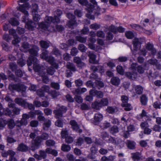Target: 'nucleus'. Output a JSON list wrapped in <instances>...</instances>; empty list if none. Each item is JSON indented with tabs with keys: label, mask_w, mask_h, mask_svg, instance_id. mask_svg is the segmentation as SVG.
Returning <instances> with one entry per match:
<instances>
[{
	"label": "nucleus",
	"mask_w": 161,
	"mask_h": 161,
	"mask_svg": "<svg viewBox=\"0 0 161 161\" xmlns=\"http://www.w3.org/2000/svg\"><path fill=\"white\" fill-rule=\"evenodd\" d=\"M70 147L68 145L63 144L61 147V150L64 152H69L70 150Z\"/></svg>",
	"instance_id": "obj_39"
},
{
	"label": "nucleus",
	"mask_w": 161,
	"mask_h": 161,
	"mask_svg": "<svg viewBox=\"0 0 161 161\" xmlns=\"http://www.w3.org/2000/svg\"><path fill=\"white\" fill-rule=\"evenodd\" d=\"M13 151L12 150H9L7 151H3L2 152V156L4 158H6L9 155L10 156Z\"/></svg>",
	"instance_id": "obj_38"
},
{
	"label": "nucleus",
	"mask_w": 161,
	"mask_h": 161,
	"mask_svg": "<svg viewBox=\"0 0 161 161\" xmlns=\"http://www.w3.org/2000/svg\"><path fill=\"white\" fill-rule=\"evenodd\" d=\"M127 147L130 149H133L135 148L136 143L130 140L127 141Z\"/></svg>",
	"instance_id": "obj_31"
},
{
	"label": "nucleus",
	"mask_w": 161,
	"mask_h": 161,
	"mask_svg": "<svg viewBox=\"0 0 161 161\" xmlns=\"http://www.w3.org/2000/svg\"><path fill=\"white\" fill-rule=\"evenodd\" d=\"M15 102L22 107L26 108L27 105V103L23 99L20 98H16L14 100Z\"/></svg>",
	"instance_id": "obj_12"
},
{
	"label": "nucleus",
	"mask_w": 161,
	"mask_h": 161,
	"mask_svg": "<svg viewBox=\"0 0 161 161\" xmlns=\"http://www.w3.org/2000/svg\"><path fill=\"white\" fill-rule=\"evenodd\" d=\"M142 42V40L141 38H135L133 41V43L135 50H137L141 48Z\"/></svg>",
	"instance_id": "obj_11"
},
{
	"label": "nucleus",
	"mask_w": 161,
	"mask_h": 161,
	"mask_svg": "<svg viewBox=\"0 0 161 161\" xmlns=\"http://www.w3.org/2000/svg\"><path fill=\"white\" fill-rule=\"evenodd\" d=\"M7 123L8 127L10 129H13L15 125L14 120L12 119H9L8 120Z\"/></svg>",
	"instance_id": "obj_35"
},
{
	"label": "nucleus",
	"mask_w": 161,
	"mask_h": 161,
	"mask_svg": "<svg viewBox=\"0 0 161 161\" xmlns=\"http://www.w3.org/2000/svg\"><path fill=\"white\" fill-rule=\"evenodd\" d=\"M22 47L23 48L24 52H27L30 49V45L27 42H24L22 44Z\"/></svg>",
	"instance_id": "obj_32"
},
{
	"label": "nucleus",
	"mask_w": 161,
	"mask_h": 161,
	"mask_svg": "<svg viewBox=\"0 0 161 161\" xmlns=\"http://www.w3.org/2000/svg\"><path fill=\"white\" fill-rule=\"evenodd\" d=\"M66 16L70 20L67 24L70 27L76 25V22L75 20V17L72 14L68 13L67 14Z\"/></svg>",
	"instance_id": "obj_4"
},
{
	"label": "nucleus",
	"mask_w": 161,
	"mask_h": 161,
	"mask_svg": "<svg viewBox=\"0 0 161 161\" xmlns=\"http://www.w3.org/2000/svg\"><path fill=\"white\" fill-rule=\"evenodd\" d=\"M130 26L133 29L140 31L142 29V27L139 25L136 24H131L130 25Z\"/></svg>",
	"instance_id": "obj_52"
},
{
	"label": "nucleus",
	"mask_w": 161,
	"mask_h": 161,
	"mask_svg": "<svg viewBox=\"0 0 161 161\" xmlns=\"http://www.w3.org/2000/svg\"><path fill=\"white\" fill-rule=\"evenodd\" d=\"M26 25L27 28L30 30H33L36 26L35 23L31 20H29L27 22Z\"/></svg>",
	"instance_id": "obj_29"
},
{
	"label": "nucleus",
	"mask_w": 161,
	"mask_h": 161,
	"mask_svg": "<svg viewBox=\"0 0 161 161\" xmlns=\"http://www.w3.org/2000/svg\"><path fill=\"white\" fill-rule=\"evenodd\" d=\"M38 62V60L37 58L33 56H31L29 58L28 60H27V65L28 66L31 65L32 64L36 63V62Z\"/></svg>",
	"instance_id": "obj_22"
},
{
	"label": "nucleus",
	"mask_w": 161,
	"mask_h": 161,
	"mask_svg": "<svg viewBox=\"0 0 161 161\" xmlns=\"http://www.w3.org/2000/svg\"><path fill=\"white\" fill-rule=\"evenodd\" d=\"M9 22L13 26H17L19 24L18 21L15 18H11Z\"/></svg>",
	"instance_id": "obj_44"
},
{
	"label": "nucleus",
	"mask_w": 161,
	"mask_h": 161,
	"mask_svg": "<svg viewBox=\"0 0 161 161\" xmlns=\"http://www.w3.org/2000/svg\"><path fill=\"white\" fill-rule=\"evenodd\" d=\"M140 102L143 105H146L147 104L148 98L147 96L145 94H143L140 97Z\"/></svg>",
	"instance_id": "obj_25"
},
{
	"label": "nucleus",
	"mask_w": 161,
	"mask_h": 161,
	"mask_svg": "<svg viewBox=\"0 0 161 161\" xmlns=\"http://www.w3.org/2000/svg\"><path fill=\"white\" fill-rule=\"evenodd\" d=\"M125 35L126 37L129 39H132L134 37L133 33L131 31H126L125 32Z\"/></svg>",
	"instance_id": "obj_48"
},
{
	"label": "nucleus",
	"mask_w": 161,
	"mask_h": 161,
	"mask_svg": "<svg viewBox=\"0 0 161 161\" xmlns=\"http://www.w3.org/2000/svg\"><path fill=\"white\" fill-rule=\"evenodd\" d=\"M100 102L101 103L102 106H107L108 103V100L107 98L102 99Z\"/></svg>",
	"instance_id": "obj_58"
},
{
	"label": "nucleus",
	"mask_w": 161,
	"mask_h": 161,
	"mask_svg": "<svg viewBox=\"0 0 161 161\" xmlns=\"http://www.w3.org/2000/svg\"><path fill=\"white\" fill-rule=\"evenodd\" d=\"M47 73L51 75H53L55 72V69L52 66L48 67L47 69Z\"/></svg>",
	"instance_id": "obj_53"
},
{
	"label": "nucleus",
	"mask_w": 161,
	"mask_h": 161,
	"mask_svg": "<svg viewBox=\"0 0 161 161\" xmlns=\"http://www.w3.org/2000/svg\"><path fill=\"white\" fill-rule=\"evenodd\" d=\"M20 1L21 2L25 3L22 5H20L18 8V10L24 14L25 15L22 17V20L24 22H25L26 19H27V17L29 15L28 11L26 10V8L28 7L29 5V3H25L28 0H20Z\"/></svg>",
	"instance_id": "obj_2"
},
{
	"label": "nucleus",
	"mask_w": 161,
	"mask_h": 161,
	"mask_svg": "<svg viewBox=\"0 0 161 161\" xmlns=\"http://www.w3.org/2000/svg\"><path fill=\"white\" fill-rule=\"evenodd\" d=\"M44 122V123L42 125L43 129L45 130H47L51 125V121L47 119Z\"/></svg>",
	"instance_id": "obj_23"
},
{
	"label": "nucleus",
	"mask_w": 161,
	"mask_h": 161,
	"mask_svg": "<svg viewBox=\"0 0 161 161\" xmlns=\"http://www.w3.org/2000/svg\"><path fill=\"white\" fill-rule=\"evenodd\" d=\"M67 108L66 107L62 106L58 109L54 110L53 111L55 115V117L58 119H59L63 117V114L66 113Z\"/></svg>",
	"instance_id": "obj_3"
},
{
	"label": "nucleus",
	"mask_w": 161,
	"mask_h": 161,
	"mask_svg": "<svg viewBox=\"0 0 161 161\" xmlns=\"http://www.w3.org/2000/svg\"><path fill=\"white\" fill-rule=\"evenodd\" d=\"M8 89L11 91H16L18 92H21L22 95L25 97L24 93L26 89V87L23 84L21 83H18L15 84L11 83L9 85Z\"/></svg>",
	"instance_id": "obj_1"
},
{
	"label": "nucleus",
	"mask_w": 161,
	"mask_h": 161,
	"mask_svg": "<svg viewBox=\"0 0 161 161\" xmlns=\"http://www.w3.org/2000/svg\"><path fill=\"white\" fill-rule=\"evenodd\" d=\"M80 108L82 110H88L89 107L86 104L82 103L80 105Z\"/></svg>",
	"instance_id": "obj_63"
},
{
	"label": "nucleus",
	"mask_w": 161,
	"mask_h": 161,
	"mask_svg": "<svg viewBox=\"0 0 161 161\" xmlns=\"http://www.w3.org/2000/svg\"><path fill=\"white\" fill-rule=\"evenodd\" d=\"M122 106L125 107V110L126 111H129L132 109L131 105L128 103L126 104H121Z\"/></svg>",
	"instance_id": "obj_50"
},
{
	"label": "nucleus",
	"mask_w": 161,
	"mask_h": 161,
	"mask_svg": "<svg viewBox=\"0 0 161 161\" xmlns=\"http://www.w3.org/2000/svg\"><path fill=\"white\" fill-rule=\"evenodd\" d=\"M39 50V47L36 46H34L32 48L29 50L28 52L31 55L33 56H36L38 55V52Z\"/></svg>",
	"instance_id": "obj_16"
},
{
	"label": "nucleus",
	"mask_w": 161,
	"mask_h": 161,
	"mask_svg": "<svg viewBox=\"0 0 161 161\" xmlns=\"http://www.w3.org/2000/svg\"><path fill=\"white\" fill-rule=\"evenodd\" d=\"M39 61L38 60L37 62L34 64L33 69L36 72H37L40 76H42L43 75L42 73L44 72V70L41 68V66L39 64Z\"/></svg>",
	"instance_id": "obj_10"
},
{
	"label": "nucleus",
	"mask_w": 161,
	"mask_h": 161,
	"mask_svg": "<svg viewBox=\"0 0 161 161\" xmlns=\"http://www.w3.org/2000/svg\"><path fill=\"white\" fill-rule=\"evenodd\" d=\"M125 75L129 79L132 80L136 79L137 77V73L133 71L127 72Z\"/></svg>",
	"instance_id": "obj_18"
},
{
	"label": "nucleus",
	"mask_w": 161,
	"mask_h": 161,
	"mask_svg": "<svg viewBox=\"0 0 161 161\" xmlns=\"http://www.w3.org/2000/svg\"><path fill=\"white\" fill-rule=\"evenodd\" d=\"M66 67L70 71L75 72L76 71V69L75 65L72 63H68L66 65Z\"/></svg>",
	"instance_id": "obj_26"
},
{
	"label": "nucleus",
	"mask_w": 161,
	"mask_h": 161,
	"mask_svg": "<svg viewBox=\"0 0 161 161\" xmlns=\"http://www.w3.org/2000/svg\"><path fill=\"white\" fill-rule=\"evenodd\" d=\"M39 26L40 28L44 30H47L49 26L48 24L44 22L40 23Z\"/></svg>",
	"instance_id": "obj_45"
},
{
	"label": "nucleus",
	"mask_w": 161,
	"mask_h": 161,
	"mask_svg": "<svg viewBox=\"0 0 161 161\" xmlns=\"http://www.w3.org/2000/svg\"><path fill=\"white\" fill-rule=\"evenodd\" d=\"M28 147L23 143L19 144L17 147V150L18 151L22 152H26L28 150Z\"/></svg>",
	"instance_id": "obj_17"
},
{
	"label": "nucleus",
	"mask_w": 161,
	"mask_h": 161,
	"mask_svg": "<svg viewBox=\"0 0 161 161\" xmlns=\"http://www.w3.org/2000/svg\"><path fill=\"white\" fill-rule=\"evenodd\" d=\"M42 73L43 75L41 76L42 78V81L44 83L47 84L49 81V78L47 76L45 75L46 73L45 72H43Z\"/></svg>",
	"instance_id": "obj_49"
},
{
	"label": "nucleus",
	"mask_w": 161,
	"mask_h": 161,
	"mask_svg": "<svg viewBox=\"0 0 161 161\" xmlns=\"http://www.w3.org/2000/svg\"><path fill=\"white\" fill-rule=\"evenodd\" d=\"M120 81V79L118 77H113L111 78L110 82L113 85L118 86L119 84Z\"/></svg>",
	"instance_id": "obj_21"
},
{
	"label": "nucleus",
	"mask_w": 161,
	"mask_h": 161,
	"mask_svg": "<svg viewBox=\"0 0 161 161\" xmlns=\"http://www.w3.org/2000/svg\"><path fill=\"white\" fill-rule=\"evenodd\" d=\"M106 110L109 113L113 114L117 110V109L116 107L108 106Z\"/></svg>",
	"instance_id": "obj_42"
},
{
	"label": "nucleus",
	"mask_w": 161,
	"mask_h": 161,
	"mask_svg": "<svg viewBox=\"0 0 161 161\" xmlns=\"http://www.w3.org/2000/svg\"><path fill=\"white\" fill-rule=\"evenodd\" d=\"M45 23L49 25L51 22L53 23L58 22L59 21V19L56 16H54V17L47 16L45 18Z\"/></svg>",
	"instance_id": "obj_7"
},
{
	"label": "nucleus",
	"mask_w": 161,
	"mask_h": 161,
	"mask_svg": "<svg viewBox=\"0 0 161 161\" xmlns=\"http://www.w3.org/2000/svg\"><path fill=\"white\" fill-rule=\"evenodd\" d=\"M136 93L138 95L141 94L143 91V88L140 85L135 86L134 87Z\"/></svg>",
	"instance_id": "obj_24"
},
{
	"label": "nucleus",
	"mask_w": 161,
	"mask_h": 161,
	"mask_svg": "<svg viewBox=\"0 0 161 161\" xmlns=\"http://www.w3.org/2000/svg\"><path fill=\"white\" fill-rule=\"evenodd\" d=\"M128 97L126 96L122 95L121 96V100L122 102V104H126L128 103Z\"/></svg>",
	"instance_id": "obj_60"
},
{
	"label": "nucleus",
	"mask_w": 161,
	"mask_h": 161,
	"mask_svg": "<svg viewBox=\"0 0 161 161\" xmlns=\"http://www.w3.org/2000/svg\"><path fill=\"white\" fill-rule=\"evenodd\" d=\"M131 158L134 161H138L141 158V154L138 152L131 153Z\"/></svg>",
	"instance_id": "obj_20"
},
{
	"label": "nucleus",
	"mask_w": 161,
	"mask_h": 161,
	"mask_svg": "<svg viewBox=\"0 0 161 161\" xmlns=\"http://www.w3.org/2000/svg\"><path fill=\"white\" fill-rule=\"evenodd\" d=\"M95 83L97 86L102 87L104 86V85L103 82L100 80H99L98 79L95 80Z\"/></svg>",
	"instance_id": "obj_54"
},
{
	"label": "nucleus",
	"mask_w": 161,
	"mask_h": 161,
	"mask_svg": "<svg viewBox=\"0 0 161 161\" xmlns=\"http://www.w3.org/2000/svg\"><path fill=\"white\" fill-rule=\"evenodd\" d=\"M101 136L102 138L108 143H114L115 140L114 138L110 136L106 131L101 133Z\"/></svg>",
	"instance_id": "obj_6"
},
{
	"label": "nucleus",
	"mask_w": 161,
	"mask_h": 161,
	"mask_svg": "<svg viewBox=\"0 0 161 161\" xmlns=\"http://www.w3.org/2000/svg\"><path fill=\"white\" fill-rule=\"evenodd\" d=\"M15 154V152L13 151L9 157V159L10 161H18L17 159L14 156Z\"/></svg>",
	"instance_id": "obj_59"
},
{
	"label": "nucleus",
	"mask_w": 161,
	"mask_h": 161,
	"mask_svg": "<svg viewBox=\"0 0 161 161\" xmlns=\"http://www.w3.org/2000/svg\"><path fill=\"white\" fill-rule=\"evenodd\" d=\"M78 1L81 5L86 6V9L89 13H92L94 10L93 6L89 3L87 0H78Z\"/></svg>",
	"instance_id": "obj_5"
},
{
	"label": "nucleus",
	"mask_w": 161,
	"mask_h": 161,
	"mask_svg": "<svg viewBox=\"0 0 161 161\" xmlns=\"http://www.w3.org/2000/svg\"><path fill=\"white\" fill-rule=\"evenodd\" d=\"M146 48L147 50L151 52V53L152 55H154L156 54V50L153 47V45L150 43L148 42L147 44Z\"/></svg>",
	"instance_id": "obj_15"
},
{
	"label": "nucleus",
	"mask_w": 161,
	"mask_h": 161,
	"mask_svg": "<svg viewBox=\"0 0 161 161\" xmlns=\"http://www.w3.org/2000/svg\"><path fill=\"white\" fill-rule=\"evenodd\" d=\"M116 70L118 73L121 75L124 74V70L122 66L120 65H118L116 67Z\"/></svg>",
	"instance_id": "obj_56"
},
{
	"label": "nucleus",
	"mask_w": 161,
	"mask_h": 161,
	"mask_svg": "<svg viewBox=\"0 0 161 161\" xmlns=\"http://www.w3.org/2000/svg\"><path fill=\"white\" fill-rule=\"evenodd\" d=\"M119 132L118 128L116 126H114L111 128L110 130V133L113 135Z\"/></svg>",
	"instance_id": "obj_37"
},
{
	"label": "nucleus",
	"mask_w": 161,
	"mask_h": 161,
	"mask_svg": "<svg viewBox=\"0 0 161 161\" xmlns=\"http://www.w3.org/2000/svg\"><path fill=\"white\" fill-rule=\"evenodd\" d=\"M75 83L76 86L77 87L81 86L83 84V81L80 79L75 80Z\"/></svg>",
	"instance_id": "obj_51"
},
{
	"label": "nucleus",
	"mask_w": 161,
	"mask_h": 161,
	"mask_svg": "<svg viewBox=\"0 0 161 161\" xmlns=\"http://www.w3.org/2000/svg\"><path fill=\"white\" fill-rule=\"evenodd\" d=\"M76 40L79 41V42L82 43H84L86 42V38L82 37V36H76L75 37Z\"/></svg>",
	"instance_id": "obj_41"
},
{
	"label": "nucleus",
	"mask_w": 161,
	"mask_h": 161,
	"mask_svg": "<svg viewBox=\"0 0 161 161\" xmlns=\"http://www.w3.org/2000/svg\"><path fill=\"white\" fill-rule=\"evenodd\" d=\"M90 151L92 153L96 154L97 152V148L95 144H93L90 148Z\"/></svg>",
	"instance_id": "obj_55"
},
{
	"label": "nucleus",
	"mask_w": 161,
	"mask_h": 161,
	"mask_svg": "<svg viewBox=\"0 0 161 161\" xmlns=\"http://www.w3.org/2000/svg\"><path fill=\"white\" fill-rule=\"evenodd\" d=\"M49 137V136L48 134L46 133H43L40 136V138L41 140H46L48 139Z\"/></svg>",
	"instance_id": "obj_62"
},
{
	"label": "nucleus",
	"mask_w": 161,
	"mask_h": 161,
	"mask_svg": "<svg viewBox=\"0 0 161 161\" xmlns=\"http://www.w3.org/2000/svg\"><path fill=\"white\" fill-rule=\"evenodd\" d=\"M48 52L47 51V50H44L40 55L41 58L45 60V59L48 56Z\"/></svg>",
	"instance_id": "obj_46"
},
{
	"label": "nucleus",
	"mask_w": 161,
	"mask_h": 161,
	"mask_svg": "<svg viewBox=\"0 0 161 161\" xmlns=\"http://www.w3.org/2000/svg\"><path fill=\"white\" fill-rule=\"evenodd\" d=\"M39 153L42 158L45 159L47 156V153L46 151L44 150H40Z\"/></svg>",
	"instance_id": "obj_57"
},
{
	"label": "nucleus",
	"mask_w": 161,
	"mask_h": 161,
	"mask_svg": "<svg viewBox=\"0 0 161 161\" xmlns=\"http://www.w3.org/2000/svg\"><path fill=\"white\" fill-rule=\"evenodd\" d=\"M42 140L40 138V136H36L34 139L32 140L31 143L36 149L38 148Z\"/></svg>",
	"instance_id": "obj_14"
},
{
	"label": "nucleus",
	"mask_w": 161,
	"mask_h": 161,
	"mask_svg": "<svg viewBox=\"0 0 161 161\" xmlns=\"http://www.w3.org/2000/svg\"><path fill=\"white\" fill-rule=\"evenodd\" d=\"M78 49L83 52H85L86 50V47L83 44H80L78 47Z\"/></svg>",
	"instance_id": "obj_64"
},
{
	"label": "nucleus",
	"mask_w": 161,
	"mask_h": 161,
	"mask_svg": "<svg viewBox=\"0 0 161 161\" xmlns=\"http://www.w3.org/2000/svg\"><path fill=\"white\" fill-rule=\"evenodd\" d=\"M51 86L52 88L57 90L60 89V85L58 83L52 82L51 83Z\"/></svg>",
	"instance_id": "obj_47"
},
{
	"label": "nucleus",
	"mask_w": 161,
	"mask_h": 161,
	"mask_svg": "<svg viewBox=\"0 0 161 161\" xmlns=\"http://www.w3.org/2000/svg\"><path fill=\"white\" fill-rule=\"evenodd\" d=\"M9 67L12 71H14L17 68V65L15 62H10L9 63Z\"/></svg>",
	"instance_id": "obj_36"
},
{
	"label": "nucleus",
	"mask_w": 161,
	"mask_h": 161,
	"mask_svg": "<svg viewBox=\"0 0 161 161\" xmlns=\"http://www.w3.org/2000/svg\"><path fill=\"white\" fill-rule=\"evenodd\" d=\"M91 69L94 72L98 71L100 73H102L104 72L103 66L100 65L97 66L94 65L92 66L91 67Z\"/></svg>",
	"instance_id": "obj_13"
},
{
	"label": "nucleus",
	"mask_w": 161,
	"mask_h": 161,
	"mask_svg": "<svg viewBox=\"0 0 161 161\" xmlns=\"http://www.w3.org/2000/svg\"><path fill=\"white\" fill-rule=\"evenodd\" d=\"M4 114L5 115L8 116L11 118H14V115L12 114V112L8 108L3 109Z\"/></svg>",
	"instance_id": "obj_30"
},
{
	"label": "nucleus",
	"mask_w": 161,
	"mask_h": 161,
	"mask_svg": "<svg viewBox=\"0 0 161 161\" xmlns=\"http://www.w3.org/2000/svg\"><path fill=\"white\" fill-rule=\"evenodd\" d=\"M88 56L90 58V61L91 63L94 64H96L98 63V61L96 60V56L92 52H89Z\"/></svg>",
	"instance_id": "obj_19"
},
{
	"label": "nucleus",
	"mask_w": 161,
	"mask_h": 161,
	"mask_svg": "<svg viewBox=\"0 0 161 161\" xmlns=\"http://www.w3.org/2000/svg\"><path fill=\"white\" fill-rule=\"evenodd\" d=\"M40 44L42 48L45 49L47 48L49 46V43L44 41H40Z\"/></svg>",
	"instance_id": "obj_34"
},
{
	"label": "nucleus",
	"mask_w": 161,
	"mask_h": 161,
	"mask_svg": "<svg viewBox=\"0 0 161 161\" xmlns=\"http://www.w3.org/2000/svg\"><path fill=\"white\" fill-rule=\"evenodd\" d=\"M103 116L102 114L100 113L95 114L94 117V124L95 125H98L103 120Z\"/></svg>",
	"instance_id": "obj_9"
},
{
	"label": "nucleus",
	"mask_w": 161,
	"mask_h": 161,
	"mask_svg": "<svg viewBox=\"0 0 161 161\" xmlns=\"http://www.w3.org/2000/svg\"><path fill=\"white\" fill-rule=\"evenodd\" d=\"M14 39L12 40V43L14 45H15L19 42L20 41V39L17 35H14Z\"/></svg>",
	"instance_id": "obj_40"
},
{
	"label": "nucleus",
	"mask_w": 161,
	"mask_h": 161,
	"mask_svg": "<svg viewBox=\"0 0 161 161\" xmlns=\"http://www.w3.org/2000/svg\"><path fill=\"white\" fill-rule=\"evenodd\" d=\"M90 95L93 96H96L98 98H102L103 97V94L100 91H97L95 89H91L89 91Z\"/></svg>",
	"instance_id": "obj_8"
},
{
	"label": "nucleus",
	"mask_w": 161,
	"mask_h": 161,
	"mask_svg": "<svg viewBox=\"0 0 161 161\" xmlns=\"http://www.w3.org/2000/svg\"><path fill=\"white\" fill-rule=\"evenodd\" d=\"M90 2L93 4V5H92V6H93L94 8V9H96V8H97V9L98 10H99L100 11H102V12H104L105 11V8H103V11H102V9H101L100 8H99V9H98V8L97 7V3L96 2L95 0H90Z\"/></svg>",
	"instance_id": "obj_33"
},
{
	"label": "nucleus",
	"mask_w": 161,
	"mask_h": 161,
	"mask_svg": "<svg viewBox=\"0 0 161 161\" xmlns=\"http://www.w3.org/2000/svg\"><path fill=\"white\" fill-rule=\"evenodd\" d=\"M1 45L3 50L7 52L10 51V47L8 46L7 43L2 42L1 43Z\"/></svg>",
	"instance_id": "obj_27"
},
{
	"label": "nucleus",
	"mask_w": 161,
	"mask_h": 161,
	"mask_svg": "<svg viewBox=\"0 0 161 161\" xmlns=\"http://www.w3.org/2000/svg\"><path fill=\"white\" fill-rule=\"evenodd\" d=\"M38 124L39 123L38 121L36 120H32L30 122V125L31 126L33 127H37Z\"/></svg>",
	"instance_id": "obj_61"
},
{
	"label": "nucleus",
	"mask_w": 161,
	"mask_h": 161,
	"mask_svg": "<svg viewBox=\"0 0 161 161\" xmlns=\"http://www.w3.org/2000/svg\"><path fill=\"white\" fill-rule=\"evenodd\" d=\"M92 108L97 110H99L102 107L100 102H95L92 103Z\"/></svg>",
	"instance_id": "obj_28"
},
{
	"label": "nucleus",
	"mask_w": 161,
	"mask_h": 161,
	"mask_svg": "<svg viewBox=\"0 0 161 161\" xmlns=\"http://www.w3.org/2000/svg\"><path fill=\"white\" fill-rule=\"evenodd\" d=\"M20 111V109L17 107H14L12 110V114L14 115V118L15 115L19 114Z\"/></svg>",
	"instance_id": "obj_43"
}]
</instances>
